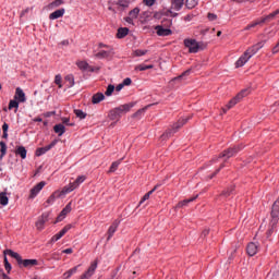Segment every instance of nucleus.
Masks as SVG:
<instances>
[{
    "label": "nucleus",
    "mask_w": 279,
    "mask_h": 279,
    "mask_svg": "<svg viewBox=\"0 0 279 279\" xmlns=\"http://www.w3.org/2000/svg\"><path fill=\"white\" fill-rule=\"evenodd\" d=\"M8 154V145L5 142H0V159H3V157Z\"/></svg>",
    "instance_id": "31"
},
{
    "label": "nucleus",
    "mask_w": 279,
    "mask_h": 279,
    "mask_svg": "<svg viewBox=\"0 0 279 279\" xmlns=\"http://www.w3.org/2000/svg\"><path fill=\"white\" fill-rule=\"evenodd\" d=\"M84 182H86V175H78L74 182L69 183L62 189V193H73V191H75V189H80V185L84 184Z\"/></svg>",
    "instance_id": "6"
},
{
    "label": "nucleus",
    "mask_w": 279,
    "mask_h": 279,
    "mask_svg": "<svg viewBox=\"0 0 279 279\" xmlns=\"http://www.w3.org/2000/svg\"><path fill=\"white\" fill-rule=\"evenodd\" d=\"M51 114H54V112H47L45 113V117H51Z\"/></svg>",
    "instance_id": "63"
},
{
    "label": "nucleus",
    "mask_w": 279,
    "mask_h": 279,
    "mask_svg": "<svg viewBox=\"0 0 279 279\" xmlns=\"http://www.w3.org/2000/svg\"><path fill=\"white\" fill-rule=\"evenodd\" d=\"M56 145H58V140H53L49 145L45 147L37 148L35 151V156H45V154H47V151H50V149H53Z\"/></svg>",
    "instance_id": "11"
},
{
    "label": "nucleus",
    "mask_w": 279,
    "mask_h": 279,
    "mask_svg": "<svg viewBox=\"0 0 279 279\" xmlns=\"http://www.w3.org/2000/svg\"><path fill=\"white\" fill-rule=\"evenodd\" d=\"M65 12H66V10H64V9L56 10L54 12L50 13L49 19H50V21H56L58 19H62V16H64Z\"/></svg>",
    "instance_id": "20"
},
{
    "label": "nucleus",
    "mask_w": 279,
    "mask_h": 279,
    "mask_svg": "<svg viewBox=\"0 0 279 279\" xmlns=\"http://www.w3.org/2000/svg\"><path fill=\"white\" fill-rule=\"evenodd\" d=\"M241 149H243V145L236 146V147H234V148H229V149L225 150V151L217 158V160H221V158H223V160H228L229 158H232V156H236V154H239V151H241Z\"/></svg>",
    "instance_id": "8"
},
{
    "label": "nucleus",
    "mask_w": 279,
    "mask_h": 279,
    "mask_svg": "<svg viewBox=\"0 0 279 279\" xmlns=\"http://www.w3.org/2000/svg\"><path fill=\"white\" fill-rule=\"evenodd\" d=\"M119 223H121V221L114 220L112 222V225L109 227V229H108V234H109L108 239H112V236H114V232H117V230L119 228Z\"/></svg>",
    "instance_id": "21"
},
{
    "label": "nucleus",
    "mask_w": 279,
    "mask_h": 279,
    "mask_svg": "<svg viewBox=\"0 0 279 279\" xmlns=\"http://www.w3.org/2000/svg\"><path fill=\"white\" fill-rule=\"evenodd\" d=\"M207 19H208V21H217V14H215V13H208L207 14Z\"/></svg>",
    "instance_id": "51"
},
{
    "label": "nucleus",
    "mask_w": 279,
    "mask_h": 279,
    "mask_svg": "<svg viewBox=\"0 0 279 279\" xmlns=\"http://www.w3.org/2000/svg\"><path fill=\"white\" fill-rule=\"evenodd\" d=\"M47 185V183L45 181L39 182L38 184H36L32 190H31V194H29V199H34L38 196V193H40V191L43 189H45V186Z\"/></svg>",
    "instance_id": "12"
},
{
    "label": "nucleus",
    "mask_w": 279,
    "mask_h": 279,
    "mask_svg": "<svg viewBox=\"0 0 279 279\" xmlns=\"http://www.w3.org/2000/svg\"><path fill=\"white\" fill-rule=\"evenodd\" d=\"M121 162H123V158L120 160L113 161L109 168V173H114V171L119 169V166L121 165Z\"/></svg>",
    "instance_id": "34"
},
{
    "label": "nucleus",
    "mask_w": 279,
    "mask_h": 279,
    "mask_svg": "<svg viewBox=\"0 0 279 279\" xmlns=\"http://www.w3.org/2000/svg\"><path fill=\"white\" fill-rule=\"evenodd\" d=\"M148 69H154V64H149V65L140 64V65H136L135 71H147Z\"/></svg>",
    "instance_id": "42"
},
{
    "label": "nucleus",
    "mask_w": 279,
    "mask_h": 279,
    "mask_svg": "<svg viewBox=\"0 0 279 279\" xmlns=\"http://www.w3.org/2000/svg\"><path fill=\"white\" fill-rule=\"evenodd\" d=\"M16 156H20L22 160H25L27 158V149L25 146H19L15 150Z\"/></svg>",
    "instance_id": "24"
},
{
    "label": "nucleus",
    "mask_w": 279,
    "mask_h": 279,
    "mask_svg": "<svg viewBox=\"0 0 279 279\" xmlns=\"http://www.w3.org/2000/svg\"><path fill=\"white\" fill-rule=\"evenodd\" d=\"M114 93V85H108L107 90L105 92V95L107 97H111V95Z\"/></svg>",
    "instance_id": "46"
},
{
    "label": "nucleus",
    "mask_w": 279,
    "mask_h": 279,
    "mask_svg": "<svg viewBox=\"0 0 279 279\" xmlns=\"http://www.w3.org/2000/svg\"><path fill=\"white\" fill-rule=\"evenodd\" d=\"M76 66H78L80 71H87L88 73H97L100 69L99 66L88 64L86 61H77Z\"/></svg>",
    "instance_id": "10"
},
{
    "label": "nucleus",
    "mask_w": 279,
    "mask_h": 279,
    "mask_svg": "<svg viewBox=\"0 0 279 279\" xmlns=\"http://www.w3.org/2000/svg\"><path fill=\"white\" fill-rule=\"evenodd\" d=\"M147 108L149 107H144L142 109H138L134 114H133V119H141V117H143V114H145V112H147Z\"/></svg>",
    "instance_id": "36"
},
{
    "label": "nucleus",
    "mask_w": 279,
    "mask_h": 279,
    "mask_svg": "<svg viewBox=\"0 0 279 279\" xmlns=\"http://www.w3.org/2000/svg\"><path fill=\"white\" fill-rule=\"evenodd\" d=\"M189 119H191V117H186V118H181L177 123H174L172 125V128L168 131H166L162 135L161 138H169L172 134H175V132H178V130H180V128H183Z\"/></svg>",
    "instance_id": "4"
},
{
    "label": "nucleus",
    "mask_w": 279,
    "mask_h": 279,
    "mask_svg": "<svg viewBox=\"0 0 279 279\" xmlns=\"http://www.w3.org/2000/svg\"><path fill=\"white\" fill-rule=\"evenodd\" d=\"M251 90L250 89H242L236 96L235 98L241 101V99H243L244 97H247V95H250Z\"/></svg>",
    "instance_id": "37"
},
{
    "label": "nucleus",
    "mask_w": 279,
    "mask_h": 279,
    "mask_svg": "<svg viewBox=\"0 0 279 279\" xmlns=\"http://www.w3.org/2000/svg\"><path fill=\"white\" fill-rule=\"evenodd\" d=\"M33 121L35 123H43V118H35Z\"/></svg>",
    "instance_id": "58"
},
{
    "label": "nucleus",
    "mask_w": 279,
    "mask_h": 279,
    "mask_svg": "<svg viewBox=\"0 0 279 279\" xmlns=\"http://www.w3.org/2000/svg\"><path fill=\"white\" fill-rule=\"evenodd\" d=\"M130 34V28L128 27H120L117 33V38H125Z\"/></svg>",
    "instance_id": "27"
},
{
    "label": "nucleus",
    "mask_w": 279,
    "mask_h": 279,
    "mask_svg": "<svg viewBox=\"0 0 279 279\" xmlns=\"http://www.w3.org/2000/svg\"><path fill=\"white\" fill-rule=\"evenodd\" d=\"M73 274H77V267L71 268L70 270L65 271L63 274V278L69 279L71 278V276H73Z\"/></svg>",
    "instance_id": "40"
},
{
    "label": "nucleus",
    "mask_w": 279,
    "mask_h": 279,
    "mask_svg": "<svg viewBox=\"0 0 279 279\" xmlns=\"http://www.w3.org/2000/svg\"><path fill=\"white\" fill-rule=\"evenodd\" d=\"M168 12H169L170 16H173V17L178 16V13H173V11H171V10H169Z\"/></svg>",
    "instance_id": "60"
},
{
    "label": "nucleus",
    "mask_w": 279,
    "mask_h": 279,
    "mask_svg": "<svg viewBox=\"0 0 279 279\" xmlns=\"http://www.w3.org/2000/svg\"><path fill=\"white\" fill-rule=\"evenodd\" d=\"M72 207H71V203H69L59 214V216L57 217V222L63 221V219H66V215H69V213H71Z\"/></svg>",
    "instance_id": "18"
},
{
    "label": "nucleus",
    "mask_w": 279,
    "mask_h": 279,
    "mask_svg": "<svg viewBox=\"0 0 279 279\" xmlns=\"http://www.w3.org/2000/svg\"><path fill=\"white\" fill-rule=\"evenodd\" d=\"M74 113L75 116L78 118V119H84L86 117V112L80 110V109H75L74 110Z\"/></svg>",
    "instance_id": "48"
},
{
    "label": "nucleus",
    "mask_w": 279,
    "mask_h": 279,
    "mask_svg": "<svg viewBox=\"0 0 279 279\" xmlns=\"http://www.w3.org/2000/svg\"><path fill=\"white\" fill-rule=\"evenodd\" d=\"M104 48L106 50H104ZM99 49L100 50L95 54V58H98L99 60H108L114 56V49L108 45L99 44Z\"/></svg>",
    "instance_id": "3"
},
{
    "label": "nucleus",
    "mask_w": 279,
    "mask_h": 279,
    "mask_svg": "<svg viewBox=\"0 0 279 279\" xmlns=\"http://www.w3.org/2000/svg\"><path fill=\"white\" fill-rule=\"evenodd\" d=\"M155 32L157 34V36H171V34H173V31H171V28L167 27L165 28V25H157L155 26Z\"/></svg>",
    "instance_id": "13"
},
{
    "label": "nucleus",
    "mask_w": 279,
    "mask_h": 279,
    "mask_svg": "<svg viewBox=\"0 0 279 279\" xmlns=\"http://www.w3.org/2000/svg\"><path fill=\"white\" fill-rule=\"evenodd\" d=\"M246 252L248 256H256L258 254V244L251 242L246 246Z\"/></svg>",
    "instance_id": "19"
},
{
    "label": "nucleus",
    "mask_w": 279,
    "mask_h": 279,
    "mask_svg": "<svg viewBox=\"0 0 279 279\" xmlns=\"http://www.w3.org/2000/svg\"><path fill=\"white\" fill-rule=\"evenodd\" d=\"M60 5H64V0H54L50 4H48V8L50 10H56V8H60Z\"/></svg>",
    "instance_id": "33"
},
{
    "label": "nucleus",
    "mask_w": 279,
    "mask_h": 279,
    "mask_svg": "<svg viewBox=\"0 0 279 279\" xmlns=\"http://www.w3.org/2000/svg\"><path fill=\"white\" fill-rule=\"evenodd\" d=\"M3 254H9L12 258H15V260L20 264L23 265V267H34L38 265V260L36 259H23L21 255L12 250H4Z\"/></svg>",
    "instance_id": "2"
},
{
    "label": "nucleus",
    "mask_w": 279,
    "mask_h": 279,
    "mask_svg": "<svg viewBox=\"0 0 279 279\" xmlns=\"http://www.w3.org/2000/svg\"><path fill=\"white\" fill-rule=\"evenodd\" d=\"M210 233V230H208V229H205L204 231H203V235L204 236H207V234H209Z\"/></svg>",
    "instance_id": "59"
},
{
    "label": "nucleus",
    "mask_w": 279,
    "mask_h": 279,
    "mask_svg": "<svg viewBox=\"0 0 279 279\" xmlns=\"http://www.w3.org/2000/svg\"><path fill=\"white\" fill-rule=\"evenodd\" d=\"M19 100H15V98L13 100H10L9 102V110H13V108L15 109V112H19Z\"/></svg>",
    "instance_id": "38"
},
{
    "label": "nucleus",
    "mask_w": 279,
    "mask_h": 279,
    "mask_svg": "<svg viewBox=\"0 0 279 279\" xmlns=\"http://www.w3.org/2000/svg\"><path fill=\"white\" fill-rule=\"evenodd\" d=\"M183 5H184V0H173L171 3V9L175 10L177 12H180Z\"/></svg>",
    "instance_id": "26"
},
{
    "label": "nucleus",
    "mask_w": 279,
    "mask_h": 279,
    "mask_svg": "<svg viewBox=\"0 0 279 279\" xmlns=\"http://www.w3.org/2000/svg\"><path fill=\"white\" fill-rule=\"evenodd\" d=\"M197 197H199V195L179 202L177 208H184V206H189V204H191V202H195Z\"/></svg>",
    "instance_id": "25"
},
{
    "label": "nucleus",
    "mask_w": 279,
    "mask_h": 279,
    "mask_svg": "<svg viewBox=\"0 0 279 279\" xmlns=\"http://www.w3.org/2000/svg\"><path fill=\"white\" fill-rule=\"evenodd\" d=\"M122 85L123 86H131L132 85V78H130V77L124 78L123 82H122Z\"/></svg>",
    "instance_id": "50"
},
{
    "label": "nucleus",
    "mask_w": 279,
    "mask_h": 279,
    "mask_svg": "<svg viewBox=\"0 0 279 279\" xmlns=\"http://www.w3.org/2000/svg\"><path fill=\"white\" fill-rule=\"evenodd\" d=\"M121 111H119V107L112 109L110 112H109V118L114 121L117 119H120L121 118Z\"/></svg>",
    "instance_id": "28"
},
{
    "label": "nucleus",
    "mask_w": 279,
    "mask_h": 279,
    "mask_svg": "<svg viewBox=\"0 0 279 279\" xmlns=\"http://www.w3.org/2000/svg\"><path fill=\"white\" fill-rule=\"evenodd\" d=\"M29 12V8L22 11L21 16H25Z\"/></svg>",
    "instance_id": "57"
},
{
    "label": "nucleus",
    "mask_w": 279,
    "mask_h": 279,
    "mask_svg": "<svg viewBox=\"0 0 279 279\" xmlns=\"http://www.w3.org/2000/svg\"><path fill=\"white\" fill-rule=\"evenodd\" d=\"M9 128L10 126L8 125V123L4 122L3 125H2V131L8 132Z\"/></svg>",
    "instance_id": "56"
},
{
    "label": "nucleus",
    "mask_w": 279,
    "mask_h": 279,
    "mask_svg": "<svg viewBox=\"0 0 279 279\" xmlns=\"http://www.w3.org/2000/svg\"><path fill=\"white\" fill-rule=\"evenodd\" d=\"M133 106H134V102L125 104V105L118 107L120 114H123V112H130V110H132Z\"/></svg>",
    "instance_id": "30"
},
{
    "label": "nucleus",
    "mask_w": 279,
    "mask_h": 279,
    "mask_svg": "<svg viewBox=\"0 0 279 279\" xmlns=\"http://www.w3.org/2000/svg\"><path fill=\"white\" fill-rule=\"evenodd\" d=\"M10 204V198L8 197V193L1 192L0 193V205L8 206Z\"/></svg>",
    "instance_id": "29"
},
{
    "label": "nucleus",
    "mask_w": 279,
    "mask_h": 279,
    "mask_svg": "<svg viewBox=\"0 0 279 279\" xmlns=\"http://www.w3.org/2000/svg\"><path fill=\"white\" fill-rule=\"evenodd\" d=\"M186 75H191V70H186L185 72H183L181 75L174 77L172 80V82H175L177 80H182V77L186 76Z\"/></svg>",
    "instance_id": "49"
},
{
    "label": "nucleus",
    "mask_w": 279,
    "mask_h": 279,
    "mask_svg": "<svg viewBox=\"0 0 279 279\" xmlns=\"http://www.w3.org/2000/svg\"><path fill=\"white\" fill-rule=\"evenodd\" d=\"M65 82H69L70 86H75V77L73 76V74L66 75Z\"/></svg>",
    "instance_id": "44"
},
{
    "label": "nucleus",
    "mask_w": 279,
    "mask_h": 279,
    "mask_svg": "<svg viewBox=\"0 0 279 279\" xmlns=\"http://www.w3.org/2000/svg\"><path fill=\"white\" fill-rule=\"evenodd\" d=\"M144 3L148 7L151 8L153 5H155L156 0H143Z\"/></svg>",
    "instance_id": "52"
},
{
    "label": "nucleus",
    "mask_w": 279,
    "mask_h": 279,
    "mask_svg": "<svg viewBox=\"0 0 279 279\" xmlns=\"http://www.w3.org/2000/svg\"><path fill=\"white\" fill-rule=\"evenodd\" d=\"M184 46L189 49L190 53H197L201 49L199 43L195 39H184Z\"/></svg>",
    "instance_id": "9"
},
{
    "label": "nucleus",
    "mask_w": 279,
    "mask_h": 279,
    "mask_svg": "<svg viewBox=\"0 0 279 279\" xmlns=\"http://www.w3.org/2000/svg\"><path fill=\"white\" fill-rule=\"evenodd\" d=\"M263 47H265V41H259L255 45H253L252 47H250L244 53L243 56H241L238 61L235 62V66L236 69H240L241 66H245V64H247V62H250V59L253 56H256V53H258V51H260V49H263Z\"/></svg>",
    "instance_id": "1"
},
{
    "label": "nucleus",
    "mask_w": 279,
    "mask_h": 279,
    "mask_svg": "<svg viewBox=\"0 0 279 279\" xmlns=\"http://www.w3.org/2000/svg\"><path fill=\"white\" fill-rule=\"evenodd\" d=\"M4 269L10 274L12 271V265L8 262V254H4Z\"/></svg>",
    "instance_id": "43"
},
{
    "label": "nucleus",
    "mask_w": 279,
    "mask_h": 279,
    "mask_svg": "<svg viewBox=\"0 0 279 279\" xmlns=\"http://www.w3.org/2000/svg\"><path fill=\"white\" fill-rule=\"evenodd\" d=\"M279 220V198L274 203L271 210V229L268 230L267 236L274 234V227L277 226Z\"/></svg>",
    "instance_id": "7"
},
{
    "label": "nucleus",
    "mask_w": 279,
    "mask_h": 279,
    "mask_svg": "<svg viewBox=\"0 0 279 279\" xmlns=\"http://www.w3.org/2000/svg\"><path fill=\"white\" fill-rule=\"evenodd\" d=\"M105 99H106V96L104 95V93H97L93 95L92 102L94 105H97V104H101V101H104Z\"/></svg>",
    "instance_id": "22"
},
{
    "label": "nucleus",
    "mask_w": 279,
    "mask_h": 279,
    "mask_svg": "<svg viewBox=\"0 0 279 279\" xmlns=\"http://www.w3.org/2000/svg\"><path fill=\"white\" fill-rule=\"evenodd\" d=\"M49 215L43 214L35 223L37 230H45V223H47Z\"/></svg>",
    "instance_id": "17"
},
{
    "label": "nucleus",
    "mask_w": 279,
    "mask_h": 279,
    "mask_svg": "<svg viewBox=\"0 0 279 279\" xmlns=\"http://www.w3.org/2000/svg\"><path fill=\"white\" fill-rule=\"evenodd\" d=\"M64 195H68V193H62V190L61 191H56L53 192L49 197L48 199L46 201V204L47 206H52V204H56V201L59 198V197H62Z\"/></svg>",
    "instance_id": "14"
},
{
    "label": "nucleus",
    "mask_w": 279,
    "mask_h": 279,
    "mask_svg": "<svg viewBox=\"0 0 279 279\" xmlns=\"http://www.w3.org/2000/svg\"><path fill=\"white\" fill-rule=\"evenodd\" d=\"M146 53H147V50L137 49L133 52V56H135L136 58H141L142 56H146Z\"/></svg>",
    "instance_id": "47"
},
{
    "label": "nucleus",
    "mask_w": 279,
    "mask_h": 279,
    "mask_svg": "<svg viewBox=\"0 0 279 279\" xmlns=\"http://www.w3.org/2000/svg\"><path fill=\"white\" fill-rule=\"evenodd\" d=\"M124 87H125V86L122 85V83H120L118 86H116L117 93H121V90H123Z\"/></svg>",
    "instance_id": "53"
},
{
    "label": "nucleus",
    "mask_w": 279,
    "mask_h": 279,
    "mask_svg": "<svg viewBox=\"0 0 279 279\" xmlns=\"http://www.w3.org/2000/svg\"><path fill=\"white\" fill-rule=\"evenodd\" d=\"M63 254H73V248H65L62 251Z\"/></svg>",
    "instance_id": "55"
},
{
    "label": "nucleus",
    "mask_w": 279,
    "mask_h": 279,
    "mask_svg": "<svg viewBox=\"0 0 279 279\" xmlns=\"http://www.w3.org/2000/svg\"><path fill=\"white\" fill-rule=\"evenodd\" d=\"M199 3L198 0H186L185 5L189 10H193Z\"/></svg>",
    "instance_id": "41"
},
{
    "label": "nucleus",
    "mask_w": 279,
    "mask_h": 279,
    "mask_svg": "<svg viewBox=\"0 0 279 279\" xmlns=\"http://www.w3.org/2000/svg\"><path fill=\"white\" fill-rule=\"evenodd\" d=\"M156 191V187L150 190L149 192H147L142 199L140 201L138 206H142V204H145V202H147V199H149V197H151V195L154 194V192Z\"/></svg>",
    "instance_id": "35"
},
{
    "label": "nucleus",
    "mask_w": 279,
    "mask_h": 279,
    "mask_svg": "<svg viewBox=\"0 0 279 279\" xmlns=\"http://www.w3.org/2000/svg\"><path fill=\"white\" fill-rule=\"evenodd\" d=\"M62 121L63 123L69 124V118H63Z\"/></svg>",
    "instance_id": "62"
},
{
    "label": "nucleus",
    "mask_w": 279,
    "mask_h": 279,
    "mask_svg": "<svg viewBox=\"0 0 279 279\" xmlns=\"http://www.w3.org/2000/svg\"><path fill=\"white\" fill-rule=\"evenodd\" d=\"M54 84H57V86H59V88H62V75L57 74L54 76Z\"/></svg>",
    "instance_id": "45"
},
{
    "label": "nucleus",
    "mask_w": 279,
    "mask_h": 279,
    "mask_svg": "<svg viewBox=\"0 0 279 279\" xmlns=\"http://www.w3.org/2000/svg\"><path fill=\"white\" fill-rule=\"evenodd\" d=\"M126 23H130L131 25H134V17L130 16L125 19Z\"/></svg>",
    "instance_id": "54"
},
{
    "label": "nucleus",
    "mask_w": 279,
    "mask_h": 279,
    "mask_svg": "<svg viewBox=\"0 0 279 279\" xmlns=\"http://www.w3.org/2000/svg\"><path fill=\"white\" fill-rule=\"evenodd\" d=\"M279 14V9L274 11L272 13L259 19V20H256L255 22L248 24L244 29L245 31H250L252 29L253 27H256L257 25H263L264 23H267L269 21H274V19H276V16H278Z\"/></svg>",
    "instance_id": "5"
},
{
    "label": "nucleus",
    "mask_w": 279,
    "mask_h": 279,
    "mask_svg": "<svg viewBox=\"0 0 279 279\" xmlns=\"http://www.w3.org/2000/svg\"><path fill=\"white\" fill-rule=\"evenodd\" d=\"M138 14H141V9L136 7L130 11L129 16H131V19H138Z\"/></svg>",
    "instance_id": "39"
},
{
    "label": "nucleus",
    "mask_w": 279,
    "mask_h": 279,
    "mask_svg": "<svg viewBox=\"0 0 279 279\" xmlns=\"http://www.w3.org/2000/svg\"><path fill=\"white\" fill-rule=\"evenodd\" d=\"M14 99L17 100L20 104H25L27 98L25 97V92L21 87H16Z\"/></svg>",
    "instance_id": "16"
},
{
    "label": "nucleus",
    "mask_w": 279,
    "mask_h": 279,
    "mask_svg": "<svg viewBox=\"0 0 279 279\" xmlns=\"http://www.w3.org/2000/svg\"><path fill=\"white\" fill-rule=\"evenodd\" d=\"M53 130L58 136H62L64 132H66V129L63 126V124H57L53 126Z\"/></svg>",
    "instance_id": "32"
},
{
    "label": "nucleus",
    "mask_w": 279,
    "mask_h": 279,
    "mask_svg": "<svg viewBox=\"0 0 279 279\" xmlns=\"http://www.w3.org/2000/svg\"><path fill=\"white\" fill-rule=\"evenodd\" d=\"M71 228H73L72 225H66L59 233L54 234L51 238V243H56V242L60 241V239H62V236H64V234H66V232H69V230H71Z\"/></svg>",
    "instance_id": "15"
},
{
    "label": "nucleus",
    "mask_w": 279,
    "mask_h": 279,
    "mask_svg": "<svg viewBox=\"0 0 279 279\" xmlns=\"http://www.w3.org/2000/svg\"><path fill=\"white\" fill-rule=\"evenodd\" d=\"M239 104V100L236 97L232 98L226 106V108H222V114H226V112H228V110H230L231 108H234L235 105Z\"/></svg>",
    "instance_id": "23"
},
{
    "label": "nucleus",
    "mask_w": 279,
    "mask_h": 279,
    "mask_svg": "<svg viewBox=\"0 0 279 279\" xmlns=\"http://www.w3.org/2000/svg\"><path fill=\"white\" fill-rule=\"evenodd\" d=\"M2 137L8 138V132H3Z\"/></svg>",
    "instance_id": "64"
},
{
    "label": "nucleus",
    "mask_w": 279,
    "mask_h": 279,
    "mask_svg": "<svg viewBox=\"0 0 279 279\" xmlns=\"http://www.w3.org/2000/svg\"><path fill=\"white\" fill-rule=\"evenodd\" d=\"M2 279H12L10 276L5 275V272H2Z\"/></svg>",
    "instance_id": "61"
}]
</instances>
